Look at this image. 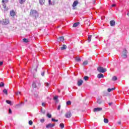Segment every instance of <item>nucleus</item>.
<instances>
[{
	"label": "nucleus",
	"instance_id": "obj_42",
	"mask_svg": "<svg viewBox=\"0 0 129 129\" xmlns=\"http://www.w3.org/2000/svg\"><path fill=\"white\" fill-rule=\"evenodd\" d=\"M17 95H19V94H21V92H17L16 93Z\"/></svg>",
	"mask_w": 129,
	"mask_h": 129
},
{
	"label": "nucleus",
	"instance_id": "obj_20",
	"mask_svg": "<svg viewBox=\"0 0 129 129\" xmlns=\"http://www.w3.org/2000/svg\"><path fill=\"white\" fill-rule=\"evenodd\" d=\"M116 80H117V77H116V76H113L112 78V81H116Z\"/></svg>",
	"mask_w": 129,
	"mask_h": 129
},
{
	"label": "nucleus",
	"instance_id": "obj_22",
	"mask_svg": "<svg viewBox=\"0 0 129 129\" xmlns=\"http://www.w3.org/2000/svg\"><path fill=\"white\" fill-rule=\"evenodd\" d=\"M32 87L33 88H37V85H36V83H35V82H33L32 83Z\"/></svg>",
	"mask_w": 129,
	"mask_h": 129
},
{
	"label": "nucleus",
	"instance_id": "obj_29",
	"mask_svg": "<svg viewBox=\"0 0 129 129\" xmlns=\"http://www.w3.org/2000/svg\"><path fill=\"white\" fill-rule=\"evenodd\" d=\"M3 9H5V10H7V5H6V3L3 4Z\"/></svg>",
	"mask_w": 129,
	"mask_h": 129
},
{
	"label": "nucleus",
	"instance_id": "obj_48",
	"mask_svg": "<svg viewBox=\"0 0 129 129\" xmlns=\"http://www.w3.org/2000/svg\"><path fill=\"white\" fill-rule=\"evenodd\" d=\"M117 123H118V124H120L121 123L120 121H118Z\"/></svg>",
	"mask_w": 129,
	"mask_h": 129
},
{
	"label": "nucleus",
	"instance_id": "obj_4",
	"mask_svg": "<svg viewBox=\"0 0 129 129\" xmlns=\"http://www.w3.org/2000/svg\"><path fill=\"white\" fill-rule=\"evenodd\" d=\"M121 56L124 59L127 58V55H126V49H123L122 53V55Z\"/></svg>",
	"mask_w": 129,
	"mask_h": 129
},
{
	"label": "nucleus",
	"instance_id": "obj_10",
	"mask_svg": "<svg viewBox=\"0 0 129 129\" xmlns=\"http://www.w3.org/2000/svg\"><path fill=\"white\" fill-rule=\"evenodd\" d=\"M82 83H83V80H79L78 81V86H81L82 85Z\"/></svg>",
	"mask_w": 129,
	"mask_h": 129
},
{
	"label": "nucleus",
	"instance_id": "obj_23",
	"mask_svg": "<svg viewBox=\"0 0 129 129\" xmlns=\"http://www.w3.org/2000/svg\"><path fill=\"white\" fill-rule=\"evenodd\" d=\"M76 61H77V62H81V58H80V57H76L75 58Z\"/></svg>",
	"mask_w": 129,
	"mask_h": 129
},
{
	"label": "nucleus",
	"instance_id": "obj_43",
	"mask_svg": "<svg viewBox=\"0 0 129 129\" xmlns=\"http://www.w3.org/2000/svg\"><path fill=\"white\" fill-rule=\"evenodd\" d=\"M4 64V62L3 61H0V66H2Z\"/></svg>",
	"mask_w": 129,
	"mask_h": 129
},
{
	"label": "nucleus",
	"instance_id": "obj_33",
	"mask_svg": "<svg viewBox=\"0 0 129 129\" xmlns=\"http://www.w3.org/2000/svg\"><path fill=\"white\" fill-rule=\"evenodd\" d=\"M46 116H47L48 118H51V117H52V115H51L50 113H47Z\"/></svg>",
	"mask_w": 129,
	"mask_h": 129
},
{
	"label": "nucleus",
	"instance_id": "obj_44",
	"mask_svg": "<svg viewBox=\"0 0 129 129\" xmlns=\"http://www.w3.org/2000/svg\"><path fill=\"white\" fill-rule=\"evenodd\" d=\"M9 113L12 114V109H11V108L9 109Z\"/></svg>",
	"mask_w": 129,
	"mask_h": 129
},
{
	"label": "nucleus",
	"instance_id": "obj_28",
	"mask_svg": "<svg viewBox=\"0 0 129 129\" xmlns=\"http://www.w3.org/2000/svg\"><path fill=\"white\" fill-rule=\"evenodd\" d=\"M9 3V0H3L2 4H7Z\"/></svg>",
	"mask_w": 129,
	"mask_h": 129
},
{
	"label": "nucleus",
	"instance_id": "obj_3",
	"mask_svg": "<svg viewBox=\"0 0 129 129\" xmlns=\"http://www.w3.org/2000/svg\"><path fill=\"white\" fill-rule=\"evenodd\" d=\"M97 69V71L100 73H104V72H106L107 71L106 69H104L103 67H98Z\"/></svg>",
	"mask_w": 129,
	"mask_h": 129
},
{
	"label": "nucleus",
	"instance_id": "obj_40",
	"mask_svg": "<svg viewBox=\"0 0 129 129\" xmlns=\"http://www.w3.org/2000/svg\"><path fill=\"white\" fill-rule=\"evenodd\" d=\"M40 121L42 123L44 122V121H45V119L43 118V119H40Z\"/></svg>",
	"mask_w": 129,
	"mask_h": 129
},
{
	"label": "nucleus",
	"instance_id": "obj_26",
	"mask_svg": "<svg viewBox=\"0 0 129 129\" xmlns=\"http://www.w3.org/2000/svg\"><path fill=\"white\" fill-rule=\"evenodd\" d=\"M26 2V0H19V3L21 5H23Z\"/></svg>",
	"mask_w": 129,
	"mask_h": 129
},
{
	"label": "nucleus",
	"instance_id": "obj_11",
	"mask_svg": "<svg viewBox=\"0 0 129 129\" xmlns=\"http://www.w3.org/2000/svg\"><path fill=\"white\" fill-rule=\"evenodd\" d=\"M10 15L11 17H15L16 16V12L14 10H12L10 12Z\"/></svg>",
	"mask_w": 129,
	"mask_h": 129
},
{
	"label": "nucleus",
	"instance_id": "obj_12",
	"mask_svg": "<svg viewBox=\"0 0 129 129\" xmlns=\"http://www.w3.org/2000/svg\"><path fill=\"white\" fill-rule=\"evenodd\" d=\"M60 49L62 50H66V49H67V46L65 44H63L62 47H60Z\"/></svg>",
	"mask_w": 129,
	"mask_h": 129
},
{
	"label": "nucleus",
	"instance_id": "obj_38",
	"mask_svg": "<svg viewBox=\"0 0 129 129\" xmlns=\"http://www.w3.org/2000/svg\"><path fill=\"white\" fill-rule=\"evenodd\" d=\"M52 121H58V119H55L54 118H52L51 119Z\"/></svg>",
	"mask_w": 129,
	"mask_h": 129
},
{
	"label": "nucleus",
	"instance_id": "obj_30",
	"mask_svg": "<svg viewBox=\"0 0 129 129\" xmlns=\"http://www.w3.org/2000/svg\"><path fill=\"white\" fill-rule=\"evenodd\" d=\"M67 105H71V101H68L66 102Z\"/></svg>",
	"mask_w": 129,
	"mask_h": 129
},
{
	"label": "nucleus",
	"instance_id": "obj_41",
	"mask_svg": "<svg viewBox=\"0 0 129 129\" xmlns=\"http://www.w3.org/2000/svg\"><path fill=\"white\" fill-rule=\"evenodd\" d=\"M49 5H52V2L51 0H48Z\"/></svg>",
	"mask_w": 129,
	"mask_h": 129
},
{
	"label": "nucleus",
	"instance_id": "obj_49",
	"mask_svg": "<svg viewBox=\"0 0 129 129\" xmlns=\"http://www.w3.org/2000/svg\"><path fill=\"white\" fill-rule=\"evenodd\" d=\"M46 86H49V83H46Z\"/></svg>",
	"mask_w": 129,
	"mask_h": 129
},
{
	"label": "nucleus",
	"instance_id": "obj_37",
	"mask_svg": "<svg viewBox=\"0 0 129 129\" xmlns=\"http://www.w3.org/2000/svg\"><path fill=\"white\" fill-rule=\"evenodd\" d=\"M53 99L54 100H57V99H58V96H54L53 98Z\"/></svg>",
	"mask_w": 129,
	"mask_h": 129
},
{
	"label": "nucleus",
	"instance_id": "obj_36",
	"mask_svg": "<svg viewBox=\"0 0 129 129\" xmlns=\"http://www.w3.org/2000/svg\"><path fill=\"white\" fill-rule=\"evenodd\" d=\"M97 102L99 104H101L102 102L100 100V99H98L97 101Z\"/></svg>",
	"mask_w": 129,
	"mask_h": 129
},
{
	"label": "nucleus",
	"instance_id": "obj_19",
	"mask_svg": "<svg viewBox=\"0 0 129 129\" xmlns=\"http://www.w3.org/2000/svg\"><path fill=\"white\" fill-rule=\"evenodd\" d=\"M88 64V60H85L83 62V66H85V65H87Z\"/></svg>",
	"mask_w": 129,
	"mask_h": 129
},
{
	"label": "nucleus",
	"instance_id": "obj_24",
	"mask_svg": "<svg viewBox=\"0 0 129 129\" xmlns=\"http://www.w3.org/2000/svg\"><path fill=\"white\" fill-rule=\"evenodd\" d=\"M23 41L24 42V43H29V39L27 38L23 39Z\"/></svg>",
	"mask_w": 129,
	"mask_h": 129
},
{
	"label": "nucleus",
	"instance_id": "obj_14",
	"mask_svg": "<svg viewBox=\"0 0 129 129\" xmlns=\"http://www.w3.org/2000/svg\"><path fill=\"white\" fill-rule=\"evenodd\" d=\"M78 4H79L78 1H75L73 4V8H75V7H76V6L78 5Z\"/></svg>",
	"mask_w": 129,
	"mask_h": 129
},
{
	"label": "nucleus",
	"instance_id": "obj_45",
	"mask_svg": "<svg viewBox=\"0 0 129 129\" xmlns=\"http://www.w3.org/2000/svg\"><path fill=\"white\" fill-rule=\"evenodd\" d=\"M41 75H42V76H44V75H45V72H42V73H41Z\"/></svg>",
	"mask_w": 129,
	"mask_h": 129
},
{
	"label": "nucleus",
	"instance_id": "obj_16",
	"mask_svg": "<svg viewBox=\"0 0 129 129\" xmlns=\"http://www.w3.org/2000/svg\"><path fill=\"white\" fill-rule=\"evenodd\" d=\"M79 24H80L79 22L75 23L73 26V28H76V27H77V26H78Z\"/></svg>",
	"mask_w": 129,
	"mask_h": 129
},
{
	"label": "nucleus",
	"instance_id": "obj_50",
	"mask_svg": "<svg viewBox=\"0 0 129 129\" xmlns=\"http://www.w3.org/2000/svg\"><path fill=\"white\" fill-rule=\"evenodd\" d=\"M111 7H115V4L112 5Z\"/></svg>",
	"mask_w": 129,
	"mask_h": 129
},
{
	"label": "nucleus",
	"instance_id": "obj_7",
	"mask_svg": "<svg viewBox=\"0 0 129 129\" xmlns=\"http://www.w3.org/2000/svg\"><path fill=\"white\" fill-rule=\"evenodd\" d=\"M101 110H102V108H99V107L95 108L93 109L94 112H96L97 111H101Z\"/></svg>",
	"mask_w": 129,
	"mask_h": 129
},
{
	"label": "nucleus",
	"instance_id": "obj_15",
	"mask_svg": "<svg viewBox=\"0 0 129 129\" xmlns=\"http://www.w3.org/2000/svg\"><path fill=\"white\" fill-rule=\"evenodd\" d=\"M6 103H8V104H10V105H13L14 104L13 102H12L10 100H7Z\"/></svg>",
	"mask_w": 129,
	"mask_h": 129
},
{
	"label": "nucleus",
	"instance_id": "obj_1",
	"mask_svg": "<svg viewBox=\"0 0 129 129\" xmlns=\"http://www.w3.org/2000/svg\"><path fill=\"white\" fill-rule=\"evenodd\" d=\"M29 15L30 17H32V18H34L35 19H38L39 17V13L37 10H31Z\"/></svg>",
	"mask_w": 129,
	"mask_h": 129
},
{
	"label": "nucleus",
	"instance_id": "obj_13",
	"mask_svg": "<svg viewBox=\"0 0 129 129\" xmlns=\"http://www.w3.org/2000/svg\"><path fill=\"white\" fill-rule=\"evenodd\" d=\"M103 77H104V76H103V74H99L97 75V78L99 79H100V78H103Z\"/></svg>",
	"mask_w": 129,
	"mask_h": 129
},
{
	"label": "nucleus",
	"instance_id": "obj_35",
	"mask_svg": "<svg viewBox=\"0 0 129 129\" xmlns=\"http://www.w3.org/2000/svg\"><path fill=\"white\" fill-rule=\"evenodd\" d=\"M29 124L30 125H33V121H32V120H29Z\"/></svg>",
	"mask_w": 129,
	"mask_h": 129
},
{
	"label": "nucleus",
	"instance_id": "obj_21",
	"mask_svg": "<svg viewBox=\"0 0 129 129\" xmlns=\"http://www.w3.org/2000/svg\"><path fill=\"white\" fill-rule=\"evenodd\" d=\"M39 4L40 5H44L45 4V0H39Z\"/></svg>",
	"mask_w": 129,
	"mask_h": 129
},
{
	"label": "nucleus",
	"instance_id": "obj_32",
	"mask_svg": "<svg viewBox=\"0 0 129 129\" xmlns=\"http://www.w3.org/2000/svg\"><path fill=\"white\" fill-rule=\"evenodd\" d=\"M5 87V83L3 82H1L0 83V87Z\"/></svg>",
	"mask_w": 129,
	"mask_h": 129
},
{
	"label": "nucleus",
	"instance_id": "obj_53",
	"mask_svg": "<svg viewBox=\"0 0 129 129\" xmlns=\"http://www.w3.org/2000/svg\"><path fill=\"white\" fill-rule=\"evenodd\" d=\"M35 71H36V72H37V69H35Z\"/></svg>",
	"mask_w": 129,
	"mask_h": 129
},
{
	"label": "nucleus",
	"instance_id": "obj_8",
	"mask_svg": "<svg viewBox=\"0 0 129 129\" xmlns=\"http://www.w3.org/2000/svg\"><path fill=\"white\" fill-rule=\"evenodd\" d=\"M65 39H64V37L61 36L57 38V42H64Z\"/></svg>",
	"mask_w": 129,
	"mask_h": 129
},
{
	"label": "nucleus",
	"instance_id": "obj_18",
	"mask_svg": "<svg viewBox=\"0 0 129 129\" xmlns=\"http://www.w3.org/2000/svg\"><path fill=\"white\" fill-rule=\"evenodd\" d=\"M114 89H115V88H108L107 89V91L108 92H111V91H112V90H114Z\"/></svg>",
	"mask_w": 129,
	"mask_h": 129
},
{
	"label": "nucleus",
	"instance_id": "obj_9",
	"mask_svg": "<svg viewBox=\"0 0 129 129\" xmlns=\"http://www.w3.org/2000/svg\"><path fill=\"white\" fill-rule=\"evenodd\" d=\"M110 25L111 27H114V26H115V21H114V20L110 21Z\"/></svg>",
	"mask_w": 129,
	"mask_h": 129
},
{
	"label": "nucleus",
	"instance_id": "obj_46",
	"mask_svg": "<svg viewBox=\"0 0 129 129\" xmlns=\"http://www.w3.org/2000/svg\"><path fill=\"white\" fill-rule=\"evenodd\" d=\"M42 106H45V104L44 103H42Z\"/></svg>",
	"mask_w": 129,
	"mask_h": 129
},
{
	"label": "nucleus",
	"instance_id": "obj_2",
	"mask_svg": "<svg viewBox=\"0 0 129 129\" xmlns=\"http://www.w3.org/2000/svg\"><path fill=\"white\" fill-rule=\"evenodd\" d=\"M95 39H96V37L95 36V35H89L88 37V41L89 43H90L91 41H94Z\"/></svg>",
	"mask_w": 129,
	"mask_h": 129
},
{
	"label": "nucleus",
	"instance_id": "obj_34",
	"mask_svg": "<svg viewBox=\"0 0 129 129\" xmlns=\"http://www.w3.org/2000/svg\"><path fill=\"white\" fill-rule=\"evenodd\" d=\"M104 122H105V123H108V119H107L106 118H104Z\"/></svg>",
	"mask_w": 129,
	"mask_h": 129
},
{
	"label": "nucleus",
	"instance_id": "obj_25",
	"mask_svg": "<svg viewBox=\"0 0 129 129\" xmlns=\"http://www.w3.org/2000/svg\"><path fill=\"white\" fill-rule=\"evenodd\" d=\"M84 79L85 81H87V80H88V79H89V77L88 76H85L84 77Z\"/></svg>",
	"mask_w": 129,
	"mask_h": 129
},
{
	"label": "nucleus",
	"instance_id": "obj_6",
	"mask_svg": "<svg viewBox=\"0 0 129 129\" xmlns=\"http://www.w3.org/2000/svg\"><path fill=\"white\" fill-rule=\"evenodd\" d=\"M54 126H55V124L49 123L46 125L47 128H51L52 127H54Z\"/></svg>",
	"mask_w": 129,
	"mask_h": 129
},
{
	"label": "nucleus",
	"instance_id": "obj_17",
	"mask_svg": "<svg viewBox=\"0 0 129 129\" xmlns=\"http://www.w3.org/2000/svg\"><path fill=\"white\" fill-rule=\"evenodd\" d=\"M8 23H9V20H8L7 19H5V20H4V22H3L4 25H8Z\"/></svg>",
	"mask_w": 129,
	"mask_h": 129
},
{
	"label": "nucleus",
	"instance_id": "obj_52",
	"mask_svg": "<svg viewBox=\"0 0 129 129\" xmlns=\"http://www.w3.org/2000/svg\"><path fill=\"white\" fill-rule=\"evenodd\" d=\"M127 15L128 16V17H129V11L127 12Z\"/></svg>",
	"mask_w": 129,
	"mask_h": 129
},
{
	"label": "nucleus",
	"instance_id": "obj_47",
	"mask_svg": "<svg viewBox=\"0 0 129 129\" xmlns=\"http://www.w3.org/2000/svg\"><path fill=\"white\" fill-rule=\"evenodd\" d=\"M108 104H109V105H110H110H112V102L109 103Z\"/></svg>",
	"mask_w": 129,
	"mask_h": 129
},
{
	"label": "nucleus",
	"instance_id": "obj_39",
	"mask_svg": "<svg viewBox=\"0 0 129 129\" xmlns=\"http://www.w3.org/2000/svg\"><path fill=\"white\" fill-rule=\"evenodd\" d=\"M60 108H61V105H59L57 107V110H60Z\"/></svg>",
	"mask_w": 129,
	"mask_h": 129
},
{
	"label": "nucleus",
	"instance_id": "obj_51",
	"mask_svg": "<svg viewBox=\"0 0 129 129\" xmlns=\"http://www.w3.org/2000/svg\"><path fill=\"white\" fill-rule=\"evenodd\" d=\"M35 97H38V94H35Z\"/></svg>",
	"mask_w": 129,
	"mask_h": 129
},
{
	"label": "nucleus",
	"instance_id": "obj_54",
	"mask_svg": "<svg viewBox=\"0 0 129 129\" xmlns=\"http://www.w3.org/2000/svg\"><path fill=\"white\" fill-rule=\"evenodd\" d=\"M58 92H60V91H58Z\"/></svg>",
	"mask_w": 129,
	"mask_h": 129
},
{
	"label": "nucleus",
	"instance_id": "obj_31",
	"mask_svg": "<svg viewBox=\"0 0 129 129\" xmlns=\"http://www.w3.org/2000/svg\"><path fill=\"white\" fill-rule=\"evenodd\" d=\"M59 126L61 128H64V123H61L59 124Z\"/></svg>",
	"mask_w": 129,
	"mask_h": 129
},
{
	"label": "nucleus",
	"instance_id": "obj_27",
	"mask_svg": "<svg viewBox=\"0 0 129 129\" xmlns=\"http://www.w3.org/2000/svg\"><path fill=\"white\" fill-rule=\"evenodd\" d=\"M3 92H4V93H5L6 94V95H8V90H7L6 89H4L3 90Z\"/></svg>",
	"mask_w": 129,
	"mask_h": 129
},
{
	"label": "nucleus",
	"instance_id": "obj_5",
	"mask_svg": "<svg viewBox=\"0 0 129 129\" xmlns=\"http://www.w3.org/2000/svg\"><path fill=\"white\" fill-rule=\"evenodd\" d=\"M65 116L67 118H70L72 116V113L69 111L65 114Z\"/></svg>",
	"mask_w": 129,
	"mask_h": 129
}]
</instances>
